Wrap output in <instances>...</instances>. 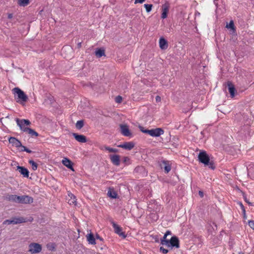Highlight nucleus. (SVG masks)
<instances>
[{
  "mask_svg": "<svg viewBox=\"0 0 254 254\" xmlns=\"http://www.w3.org/2000/svg\"><path fill=\"white\" fill-rule=\"evenodd\" d=\"M199 161L203 164L205 166H207L209 168L214 170L215 166L212 161H210V158L208 155L205 151H201L199 152L198 155Z\"/></svg>",
  "mask_w": 254,
  "mask_h": 254,
  "instance_id": "1",
  "label": "nucleus"
},
{
  "mask_svg": "<svg viewBox=\"0 0 254 254\" xmlns=\"http://www.w3.org/2000/svg\"><path fill=\"white\" fill-rule=\"evenodd\" d=\"M14 94L15 99L17 102L22 103L28 100V96L18 87H15L12 90Z\"/></svg>",
  "mask_w": 254,
  "mask_h": 254,
  "instance_id": "2",
  "label": "nucleus"
},
{
  "mask_svg": "<svg viewBox=\"0 0 254 254\" xmlns=\"http://www.w3.org/2000/svg\"><path fill=\"white\" fill-rule=\"evenodd\" d=\"M139 128L141 132L149 134L150 136L153 137H158L163 134L164 132V130L161 128L147 129H145L144 127L139 126Z\"/></svg>",
  "mask_w": 254,
  "mask_h": 254,
  "instance_id": "3",
  "label": "nucleus"
},
{
  "mask_svg": "<svg viewBox=\"0 0 254 254\" xmlns=\"http://www.w3.org/2000/svg\"><path fill=\"white\" fill-rule=\"evenodd\" d=\"M26 222V219L22 217H13L11 219H7L3 221V224H17Z\"/></svg>",
  "mask_w": 254,
  "mask_h": 254,
  "instance_id": "4",
  "label": "nucleus"
},
{
  "mask_svg": "<svg viewBox=\"0 0 254 254\" xmlns=\"http://www.w3.org/2000/svg\"><path fill=\"white\" fill-rule=\"evenodd\" d=\"M33 202V198L29 195H18L17 203L30 204Z\"/></svg>",
  "mask_w": 254,
  "mask_h": 254,
  "instance_id": "5",
  "label": "nucleus"
},
{
  "mask_svg": "<svg viewBox=\"0 0 254 254\" xmlns=\"http://www.w3.org/2000/svg\"><path fill=\"white\" fill-rule=\"evenodd\" d=\"M110 222L114 229L115 232L123 238H126L127 236L125 232H122V228L117 225L112 219L110 220Z\"/></svg>",
  "mask_w": 254,
  "mask_h": 254,
  "instance_id": "6",
  "label": "nucleus"
},
{
  "mask_svg": "<svg viewBox=\"0 0 254 254\" xmlns=\"http://www.w3.org/2000/svg\"><path fill=\"white\" fill-rule=\"evenodd\" d=\"M29 252L31 254L39 253L42 251V246L40 244L32 243L29 245Z\"/></svg>",
  "mask_w": 254,
  "mask_h": 254,
  "instance_id": "7",
  "label": "nucleus"
},
{
  "mask_svg": "<svg viewBox=\"0 0 254 254\" xmlns=\"http://www.w3.org/2000/svg\"><path fill=\"white\" fill-rule=\"evenodd\" d=\"M120 127L121 132L124 136L127 137L132 136V133L129 130L127 125L121 124Z\"/></svg>",
  "mask_w": 254,
  "mask_h": 254,
  "instance_id": "8",
  "label": "nucleus"
},
{
  "mask_svg": "<svg viewBox=\"0 0 254 254\" xmlns=\"http://www.w3.org/2000/svg\"><path fill=\"white\" fill-rule=\"evenodd\" d=\"M170 8V4L168 2H166L162 5V14L161 18L165 19L167 18V14Z\"/></svg>",
  "mask_w": 254,
  "mask_h": 254,
  "instance_id": "9",
  "label": "nucleus"
},
{
  "mask_svg": "<svg viewBox=\"0 0 254 254\" xmlns=\"http://www.w3.org/2000/svg\"><path fill=\"white\" fill-rule=\"evenodd\" d=\"M109 158L113 165L119 166L120 165V157L117 154H111Z\"/></svg>",
  "mask_w": 254,
  "mask_h": 254,
  "instance_id": "10",
  "label": "nucleus"
},
{
  "mask_svg": "<svg viewBox=\"0 0 254 254\" xmlns=\"http://www.w3.org/2000/svg\"><path fill=\"white\" fill-rule=\"evenodd\" d=\"M134 145L133 142H126L123 144L118 145V147L123 148L127 150H130L134 147Z\"/></svg>",
  "mask_w": 254,
  "mask_h": 254,
  "instance_id": "11",
  "label": "nucleus"
},
{
  "mask_svg": "<svg viewBox=\"0 0 254 254\" xmlns=\"http://www.w3.org/2000/svg\"><path fill=\"white\" fill-rule=\"evenodd\" d=\"M8 141L13 146L19 148L21 146V142L14 137H10Z\"/></svg>",
  "mask_w": 254,
  "mask_h": 254,
  "instance_id": "12",
  "label": "nucleus"
},
{
  "mask_svg": "<svg viewBox=\"0 0 254 254\" xmlns=\"http://www.w3.org/2000/svg\"><path fill=\"white\" fill-rule=\"evenodd\" d=\"M170 247H176L179 248L180 247L179 240L176 236H173L170 240L169 241Z\"/></svg>",
  "mask_w": 254,
  "mask_h": 254,
  "instance_id": "13",
  "label": "nucleus"
},
{
  "mask_svg": "<svg viewBox=\"0 0 254 254\" xmlns=\"http://www.w3.org/2000/svg\"><path fill=\"white\" fill-rule=\"evenodd\" d=\"M16 170L18 171L20 174L23 175L24 177L28 178L29 172L27 168L22 166H17Z\"/></svg>",
  "mask_w": 254,
  "mask_h": 254,
  "instance_id": "14",
  "label": "nucleus"
},
{
  "mask_svg": "<svg viewBox=\"0 0 254 254\" xmlns=\"http://www.w3.org/2000/svg\"><path fill=\"white\" fill-rule=\"evenodd\" d=\"M72 135L74 138L79 142L85 143L87 142L86 137L84 135L78 134L76 133H73Z\"/></svg>",
  "mask_w": 254,
  "mask_h": 254,
  "instance_id": "15",
  "label": "nucleus"
},
{
  "mask_svg": "<svg viewBox=\"0 0 254 254\" xmlns=\"http://www.w3.org/2000/svg\"><path fill=\"white\" fill-rule=\"evenodd\" d=\"M18 195L16 194H7L4 196V199L17 203Z\"/></svg>",
  "mask_w": 254,
  "mask_h": 254,
  "instance_id": "16",
  "label": "nucleus"
},
{
  "mask_svg": "<svg viewBox=\"0 0 254 254\" xmlns=\"http://www.w3.org/2000/svg\"><path fill=\"white\" fill-rule=\"evenodd\" d=\"M159 47L161 50H166L168 47L167 41L163 37H161L159 39Z\"/></svg>",
  "mask_w": 254,
  "mask_h": 254,
  "instance_id": "17",
  "label": "nucleus"
},
{
  "mask_svg": "<svg viewBox=\"0 0 254 254\" xmlns=\"http://www.w3.org/2000/svg\"><path fill=\"white\" fill-rule=\"evenodd\" d=\"M227 86L229 92L230 94V96L231 98H233L235 96V88L233 83L230 81L227 82Z\"/></svg>",
  "mask_w": 254,
  "mask_h": 254,
  "instance_id": "18",
  "label": "nucleus"
},
{
  "mask_svg": "<svg viewBox=\"0 0 254 254\" xmlns=\"http://www.w3.org/2000/svg\"><path fill=\"white\" fill-rule=\"evenodd\" d=\"M63 164L67 167L68 169H71L72 171H74V169L73 168V163L68 159L66 158H64L62 160Z\"/></svg>",
  "mask_w": 254,
  "mask_h": 254,
  "instance_id": "19",
  "label": "nucleus"
},
{
  "mask_svg": "<svg viewBox=\"0 0 254 254\" xmlns=\"http://www.w3.org/2000/svg\"><path fill=\"white\" fill-rule=\"evenodd\" d=\"M248 175L253 180H254V165H249L247 167Z\"/></svg>",
  "mask_w": 254,
  "mask_h": 254,
  "instance_id": "20",
  "label": "nucleus"
},
{
  "mask_svg": "<svg viewBox=\"0 0 254 254\" xmlns=\"http://www.w3.org/2000/svg\"><path fill=\"white\" fill-rule=\"evenodd\" d=\"M24 132H27L29 134L31 135V136H38L39 135V134L38 132H37L36 131H35L34 129L31 128H26L23 129Z\"/></svg>",
  "mask_w": 254,
  "mask_h": 254,
  "instance_id": "21",
  "label": "nucleus"
},
{
  "mask_svg": "<svg viewBox=\"0 0 254 254\" xmlns=\"http://www.w3.org/2000/svg\"><path fill=\"white\" fill-rule=\"evenodd\" d=\"M87 239L89 244L92 245L96 244L95 238H94V235L92 233L88 234V235L87 236Z\"/></svg>",
  "mask_w": 254,
  "mask_h": 254,
  "instance_id": "22",
  "label": "nucleus"
},
{
  "mask_svg": "<svg viewBox=\"0 0 254 254\" xmlns=\"http://www.w3.org/2000/svg\"><path fill=\"white\" fill-rule=\"evenodd\" d=\"M108 196L112 198H116L117 197V193L114 189H110L108 191Z\"/></svg>",
  "mask_w": 254,
  "mask_h": 254,
  "instance_id": "23",
  "label": "nucleus"
},
{
  "mask_svg": "<svg viewBox=\"0 0 254 254\" xmlns=\"http://www.w3.org/2000/svg\"><path fill=\"white\" fill-rule=\"evenodd\" d=\"M16 122L17 125L18 126H20V124L19 123H20L22 124L21 122L24 123V124H25V125H26V126H29L31 124V122L28 120H25V119L20 120L18 118H16Z\"/></svg>",
  "mask_w": 254,
  "mask_h": 254,
  "instance_id": "24",
  "label": "nucleus"
},
{
  "mask_svg": "<svg viewBox=\"0 0 254 254\" xmlns=\"http://www.w3.org/2000/svg\"><path fill=\"white\" fill-rule=\"evenodd\" d=\"M105 55V50L103 49H97L95 51V55L98 58H101Z\"/></svg>",
  "mask_w": 254,
  "mask_h": 254,
  "instance_id": "25",
  "label": "nucleus"
},
{
  "mask_svg": "<svg viewBox=\"0 0 254 254\" xmlns=\"http://www.w3.org/2000/svg\"><path fill=\"white\" fill-rule=\"evenodd\" d=\"M163 163L164 165V169L165 170V172L166 173H168L171 169V166L169 164V163L167 161H164L163 162Z\"/></svg>",
  "mask_w": 254,
  "mask_h": 254,
  "instance_id": "26",
  "label": "nucleus"
},
{
  "mask_svg": "<svg viewBox=\"0 0 254 254\" xmlns=\"http://www.w3.org/2000/svg\"><path fill=\"white\" fill-rule=\"evenodd\" d=\"M167 236H166L165 234L163 237L161 239V244L162 245H166L167 247H170V244L169 242V240L166 239V237Z\"/></svg>",
  "mask_w": 254,
  "mask_h": 254,
  "instance_id": "27",
  "label": "nucleus"
},
{
  "mask_svg": "<svg viewBox=\"0 0 254 254\" xmlns=\"http://www.w3.org/2000/svg\"><path fill=\"white\" fill-rule=\"evenodd\" d=\"M17 3L21 6H25L29 3V0H17Z\"/></svg>",
  "mask_w": 254,
  "mask_h": 254,
  "instance_id": "28",
  "label": "nucleus"
},
{
  "mask_svg": "<svg viewBox=\"0 0 254 254\" xmlns=\"http://www.w3.org/2000/svg\"><path fill=\"white\" fill-rule=\"evenodd\" d=\"M84 126V121L83 120H79L78 121L76 124L75 127L76 128L78 129H80Z\"/></svg>",
  "mask_w": 254,
  "mask_h": 254,
  "instance_id": "29",
  "label": "nucleus"
},
{
  "mask_svg": "<svg viewBox=\"0 0 254 254\" xmlns=\"http://www.w3.org/2000/svg\"><path fill=\"white\" fill-rule=\"evenodd\" d=\"M29 163L31 165L33 170L35 171L37 169L38 165L33 160H30L29 161Z\"/></svg>",
  "mask_w": 254,
  "mask_h": 254,
  "instance_id": "30",
  "label": "nucleus"
},
{
  "mask_svg": "<svg viewBox=\"0 0 254 254\" xmlns=\"http://www.w3.org/2000/svg\"><path fill=\"white\" fill-rule=\"evenodd\" d=\"M123 163L125 166L128 165L130 164V158L128 157H124L123 160Z\"/></svg>",
  "mask_w": 254,
  "mask_h": 254,
  "instance_id": "31",
  "label": "nucleus"
},
{
  "mask_svg": "<svg viewBox=\"0 0 254 254\" xmlns=\"http://www.w3.org/2000/svg\"><path fill=\"white\" fill-rule=\"evenodd\" d=\"M145 7L146 11L147 12H149L151 11L152 7V4H145L144 5Z\"/></svg>",
  "mask_w": 254,
  "mask_h": 254,
  "instance_id": "32",
  "label": "nucleus"
},
{
  "mask_svg": "<svg viewBox=\"0 0 254 254\" xmlns=\"http://www.w3.org/2000/svg\"><path fill=\"white\" fill-rule=\"evenodd\" d=\"M101 149L102 150H105L106 151H108L109 152H113V148H111L109 146H103L102 147H101Z\"/></svg>",
  "mask_w": 254,
  "mask_h": 254,
  "instance_id": "33",
  "label": "nucleus"
},
{
  "mask_svg": "<svg viewBox=\"0 0 254 254\" xmlns=\"http://www.w3.org/2000/svg\"><path fill=\"white\" fill-rule=\"evenodd\" d=\"M68 203L70 204H75V203H76L75 197L73 194H71V199L70 200H69Z\"/></svg>",
  "mask_w": 254,
  "mask_h": 254,
  "instance_id": "34",
  "label": "nucleus"
},
{
  "mask_svg": "<svg viewBox=\"0 0 254 254\" xmlns=\"http://www.w3.org/2000/svg\"><path fill=\"white\" fill-rule=\"evenodd\" d=\"M234 27H235V26H234V22L232 20H231L230 21L229 23L227 24L226 26V27L227 28H230V29H234Z\"/></svg>",
  "mask_w": 254,
  "mask_h": 254,
  "instance_id": "35",
  "label": "nucleus"
},
{
  "mask_svg": "<svg viewBox=\"0 0 254 254\" xmlns=\"http://www.w3.org/2000/svg\"><path fill=\"white\" fill-rule=\"evenodd\" d=\"M123 100L122 96L119 95L115 98V101L118 103H121Z\"/></svg>",
  "mask_w": 254,
  "mask_h": 254,
  "instance_id": "36",
  "label": "nucleus"
},
{
  "mask_svg": "<svg viewBox=\"0 0 254 254\" xmlns=\"http://www.w3.org/2000/svg\"><path fill=\"white\" fill-rule=\"evenodd\" d=\"M47 248L49 249V250L52 251H54L55 250V247L54 244H52L51 245L48 244L47 245Z\"/></svg>",
  "mask_w": 254,
  "mask_h": 254,
  "instance_id": "37",
  "label": "nucleus"
},
{
  "mask_svg": "<svg viewBox=\"0 0 254 254\" xmlns=\"http://www.w3.org/2000/svg\"><path fill=\"white\" fill-rule=\"evenodd\" d=\"M66 50L72 52V49L69 47H64L62 49V53L63 54L64 53V52L66 51Z\"/></svg>",
  "mask_w": 254,
  "mask_h": 254,
  "instance_id": "38",
  "label": "nucleus"
},
{
  "mask_svg": "<svg viewBox=\"0 0 254 254\" xmlns=\"http://www.w3.org/2000/svg\"><path fill=\"white\" fill-rule=\"evenodd\" d=\"M160 251L164 254H166L168 253V250L164 248L163 247L160 248Z\"/></svg>",
  "mask_w": 254,
  "mask_h": 254,
  "instance_id": "39",
  "label": "nucleus"
},
{
  "mask_svg": "<svg viewBox=\"0 0 254 254\" xmlns=\"http://www.w3.org/2000/svg\"><path fill=\"white\" fill-rule=\"evenodd\" d=\"M249 225L250 227L254 230V221L250 220L249 221Z\"/></svg>",
  "mask_w": 254,
  "mask_h": 254,
  "instance_id": "40",
  "label": "nucleus"
},
{
  "mask_svg": "<svg viewBox=\"0 0 254 254\" xmlns=\"http://www.w3.org/2000/svg\"><path fill=\"white\" fill-rule=\"evenodd\" d=\"M19 123L20 124V126H18L19 127L21 130H22L23 131V129H24V128H28L27 127H24L25 124H24V123H23L22 122H21L22 125L20 123Z\"/></svg>",
  "mask_w": 254,
  "mask_h": 254,
  "instance_id": "41",
  "label": "nucleus"
},
{
  "mask_svg": "<svg viewBox=\"0 0 254 254\" xmlns=\"http://www.w3.org/2000/svg\"><path fill=\"white\" fill-rule=\"evenodd\" d=\"M240 205L241 206V208L243 211V212L244 215L246 214V210L244 206L243 205V204L241 202H240Z\"/></svg>",
  "mask_w": 254,
  "mask_h": 254,
  "instance_id": "42",
  "label": "nucleus"
},
{
  "mask_svg": "<svg viewBox=\"0 0 254 254\" xmlns=\"http://www.w3.org/2000/svg\"><path fill=\"white\" fill-rule=\"evenodd\" d=\"M244 200L245 201L250 205H252V203L251 202H250L248 199L247 198V197L246 196H244Z\"/></svg>",
  "mask_w": 254,
  "mask_h": 254,
  "instance_id": "43",
  "label": "nucleus"
},
{
  "mask_svg": "<svg viewBox=\"0 0 254 254\" xmlns=\"http://www.w3.org/2000/svg\"><path fill=\"white\" fill-rule=\"evenodd\" d=\"M156 102H160L161 100V98L159 96H156L155 97Z\"/></svg>",
  "mask_w": 254,
  "mask_h": 254,
  "instance_id": "44",
  "label": "nucleus"
},
{
  "mask_svg": "<svg viewBox=\"0 0 254 254\" xmlns=\"http://www.w3.org/2000/svg\"><path fill=\"white\" fill-rule=\"evenodd\" d=\"M96 239L97 240H99L101 241H103V238H102L99 235L97 234L96 236Z\"/></svg>",
  "mask_w": 254,
  "mask_h": 254,
  "instance_id": "45",
  "label": "nucleus"
},
{
  "mask_svg": "<svg viewBox=\"0 0 254 254\" xmlns=\"http://www.w3.org/2000/svg\"><path fill=\"white\" fill-rule=\"evenodd\" d=\"M24 150H25V152L29 153H31L32 152V151L31 150L27 148H24Z\"/></svg>",
  "mask_w": 254,
  "mask_h": 254,
  "instance_id": "46",
  "label": "nucleus"
},
{
  "mask_svg": "<svg viewBox=\"0 0 254 254\" xmlns=\"http://www.w3.org/2000/svg\"><path fill=\"white\" fill-rule=\"evenodd\" d=\"M145 1V0H135V3H143L144 1Z\"/></svg>",
  "mask_w": 254,
  "mask_h": 254,
  "instance_id": "47",
  "label": "nucleus"
},
{
  "mask_svg": "<svg viewBox=\"0 0 254 254\" xmlns=\"http://www.w3.org/2000/svg\"><path fill=\"white\" fill-rule=\"evenodd\" d=\"M13 17V14L12 13H8L7 15V18L8 19H11Z\"/></svg>",
  "mask_w": 254,
  "mask_h": 254,
  "instance_id": "48",
  "label": "nucleus"
},
{
  "mask_svg": "<svg viewBox=\"0 0 254 254\" xmlns=\"http://www.w3.org/2000/svg\"><path fill=\"white\" fill-rule=\"evenodd\" d=\"M198 194L201 197L203 196V192L202 191H199Z\"/></svg>",
  "mask_w": 254,
  "mask_h": 254,
  "instance_id": "49",
  "label": "nucleus"
},
{
  "mask_svg": "<svg viewBox=\"0 0 254 254\" xmlns=\"http://www.w3.org/2000/svg\"><path fill=\"white\" fill-rule=\"evenodd\" d=\"M20 147L21 148V149L20 150V151H25L24 148H26L25 146H23L22 144H21V146Z\"/></svg>",
  "mask_w": 254,
  "mask_h": 254,
  "instance_id": "50",
  "label": "nucleus"
},
{
  "mask_svg": "<svg viewBox=\"0 0 254 254\" xmlns=\"http://www.w3.org/2000/svg\"><path fill=\"white\" fill-rule=\"evenodd\" d=\"M165 234L166 235V236H168L169 235H171V232L170 231L168 230V231H166V232L165 233Z\"/></svg>",
  "mask_w": 254,
  "mask_h": 254,
  "instance_id": "51",
  "label": "nucleus"
},
{
  "mask_svg": "<svg viewBox=\"0 0 254 254\" xmlns=\"http://www.w3.org/2000/svg\"><path fill=\"white\" fill-rule=\"evenodd\" d=\"M119 150L116 148H113V153H117L118 152Z\"/></svg>",
  "mask_w": 254,
  "mask_h": 254,
  "instance_id": "52",
  "label": "nucleus"
},
{
  "mask_svg": "<svg viewBox=\"0 0 254 254\" xmlns=\"http://www.w3.org/2000/svg\"><path fill=\"white\" fill-rule=\"evenodd\" d=\"M77 46L78 48H80L81 46V42H79L78 43V45H77Z\"/></svg>",
  "mask_w": 254,
  "mask_h": 254,
  "instance_id": "53",
  "label": "nucleus"
},
{
  "mask_svg": "<svg viewBox=\"0 0 254 254\" xmlns=\"http://www.w3.org/2000/svg\"><path fill=\"white\" fill-rule=\"evenodd\" d=\"M239 254H244V253H242V252H240L239 253Z\"/></svg>",
  "mask_w": 254,
  "mask_h": 254,
  "instance_id": "54",
  "label": "nucleus"
}]
</instances>
